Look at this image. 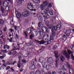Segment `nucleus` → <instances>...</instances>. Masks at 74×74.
<instances>
[{
  "label": "nucleus",
  "instance_id": "f257e3e1",
  "mask_svg": "<svg viewBox=\"0 0 74 74\" xmlns=\"http://www.w3.org/2000/svg\"><path fill=\"white\" fill-rule=\"evenodd\" d=\"M46 25L48 27H49V29H51L52 28H53L51 30L52 31V36H50V41H52L54 40V37L56 36V33L55 31H56L57 30H59V29H60V28L62 27V24H60L57 25V27L56 26H53L52 25V24L51 23H49V22L48 21H46L45 22Z\"/></svg>",
  "mask_w": 74,
  "mask_h": 74
},
{
  "label": "nucleus",
  "instance_id": "f03ea898",
  "mask_svg": "<svg viewBox=\"0 0 74 74\" xmlns=\"http://www.w3.org/2000/svg\"><path fill=\"white\" fill-rule=\"evenodd\" d=\"M15 14L16 15V18L17 19H19V18H21V17L22 16V15L24 17H27V16H28L30 15V12H29L26 11L24 12L21 14V13H19L18 11H16Z\"/></svg>",
  "mask_w": 74,
  "mask_h": 74
},
{
  "label": "nucleus",
  "instance_id": "7ed1b4c3",
  "mask_svg": "<svg viewBox=\"0 0 74 74\" xmlns=\"http://www.w3.org/2000/svg\"><path fill=\"white\" fill-rule=\"evenodd\" d=\"M33 29H34L33 27H32L31 28H28L27 29L26 32H24V34L25 37H27L28 35L27 33L30 34L31 33V35H30V37L31 39H32V38L33 37V36H34V34L32 32V30H33Z\"/></svg>",
  "mask_w": 74,
  "mask_h": 74
},
{
  "label": "nucleus",
  "instance_id": "20e7f679",
  "mask_svg": "<svg viewBox=\"0 0 74 74\" xmlns=\"http://www.w3.org/2000/svg\"><path fill=\"white\" fill-rule=\"evenodd\" d=\"M66 63V66H65L66 69H65V71H67L68 69H70L69 71V74H73V69L71 68V66L70 65V64L68 63H66Z\"/></svg>",
  "mask_w": 74,
  "mask_h": 74
},
{
  "label": "nucleus",
  "instance_id": "39448f33",
  "mask_svg": "<svg viewBox=\"0 0 74 74\" xmlns=\"http://www.w3.org/2000/svg\"><path fill=\"white\" fill-rule=\"evenodd\" d=\"M61 66H63V67L62 68V69H58V73H62L61 74H66L65 72H63L64 71H65V69L66 68V65H65V64L64 63H62L61 65Z\"/></svg>",
  "mask_w": 74,
  "mask_h": 74
},
{
  "label": "nucleus",
  "instance_id": "423d86ee",
  "mask_svg": "<svg viewBox=\"0 0 74 74\" xmlns=\"http://www.w3.org/2000/svg\"><path fill=\"white\" fill-rule=\"evenodd\" d=\"M54 53L56 56V67H58V61H59V59L58 58L59 55H58V52L56 51H55Z\"/></svg>",
  "mask_w": 74,
  "mask_h": 74
},
{
  "label": "nucleus",
  "instance_id": "0eeeda50",
  "mask_svg": "<svg viewBox=\"0 0 74 74\" xmlns=\"http://www.w3.org/2000/svg\"><path fill=\"white\" fill-rule=\"evenodd\" d=\"M62 52L63 54L66 57V59H70V55L68 54L67 51L65 50L62 51Z\"/></svg>",
  "mask_w": 74,
  "mask_h": 74
},
{
  "label": "nucleus",
  "instance_id": "6e6552de",
  "mask_svg": "<svg viewBox=\"0 0 74 74\" xmlns=\"http://www.w3.org/2000/svg\"><path fill=\"white\" fill-rule=\"evenodd\" d=\"M27 8L28 10H30L31 11H33V9H30V8H34V7H33V5L32 3H29L27 5Z\"/></svg>",
  "mask_w": 74,
  "mask_h": 74
},
{
  "label": "nucleus",
  "instance_id": "1a4fd4ad",
  "mask_svg": "<svg viewBox=\"0 0 74 74\" xmlns=\"http://www.w3.org/2000/svg\"><path fill=\"white\" fill-rule=\"evenodd\" d=\"M7 62L8 64L9 65H11V64L14 65V64L16 63V61H15L13 63L12 62V60L10 59H8Z\"/></svg>",
  "mask_w": 74,
  "mask_h": 74
},
{
  "label": "nucleus",
  "instance_id": "9d476101",
  "mask_svg": "<svg viewBox=\"0 0 74 74\" xmlns=\"http://www.w3.org/2000/svg\"><path fill=\"white\" fill-rule=\"evenodd\" d=\"M47 62H48L49 63H52L53 62V59L51 57L49 58H47Z\"/></svg>",
  "mask_w": 74,
  "mask_h": 74
},
{
  "label": "nucleus",
  "instance_id": "9b49d317",
  "mask_svg": "<svg viewBox=\"0 0 74 74\" xmlns=\"http://www.w3.org/2000/svg\"><path fill=\"white\" fill-rule=\"evenodd\" d=\"M49 38V36L47 34H45L43 36L42 38L43 40H48V38Z\"/></svg>",
  "mask_w": 74,
  "mask_h": 74
},
{
  "label": "nucleus",
  "instance_id": "f8f14e48",
  "mask_svg": "<svg viewBox=\"0 0 74 74\" xmlns=\"http://www.w3.org/2000/svg\"><path fill=\"white\" fill-rule=\"evenodd\" d=\"M40 44H43L45 45H47L48 44V41H44V40H42L41 41L40 43Z\"/></svg>",
  "mask_w": 74,
  "mask_h": 74
},
{
  "label": "nucleus",
  "instance_id": "ddd939ff",
  "mask_svg": "<svg viewBox=\"0 0 74 74\" xmlns=\"http://www.w3.org/2000/svg\"><path fill=\"white\" fill-rule=\"evenodd\" d=\"M7 65H10L9 64H8L7 63L6 64H2V65L1 67V69H3V70L4 69L7 67Z\"/></svg>",
  "mask_w": 74,
  "mask_h": 74
},
{
  "label": "nucleus",
  "instance_id": "4468645a",
  "mask_svg": "<svg viewBox=\"0 0 74 74\" xmlns=\"http://www.w3.org/2000/svg\"><path fill=\"white\" fill-rule=\"evenodd\" d=\"M56 17H54L53 18L52 21V23H53V25H56Z\"/></svg>",
  "mask_w": 74,
  "mask_h": 74
},
{
  "label": "nucleus",
  "instance_id": "2eb2a0df",
  "mask_svg": "<svg viewBox=\"0 0 74 74\" xmlns=\"http://www.w3.org/2000/svg\"><path fill=\"white\" fill-rule=\"evenodd\" d=\"M33 32L35 33L36 35H37V34H38L39 33L40 35H41V33H42V32H38V30H37V29H35L34 31H33Z\"/></svg>",
  "mask_w": 74,
  "mask_h": 74
},
{
  "label": "nucleus",
  "instance_id": "dca6fc26",
  "mask_svg": "<svg viewBox=\"0 0 74 74\" xmlns=\"http://www.w3.org/2000/svg\"><path fill=\"white\" fill-rule=\"evenodd\" d=\"M49 9L48 8H47L44 10L43 12L45 14H47L49 11Z\"/></svg>",
  "mask_w": 74,
  "mask_h": 74
},
{
  "label": "nucleus",
  "instance_id": "f3484780",
  "mask_svg": "<svg viewBox=\"0 0 74 74\" xmlns=\"http://www.w3.org/2000/svg\"><path fill=\"white\" fill-rule=\"evenodd\" d=\"M49 14L51 15H53L54 14V12L53 10H50L49 11Z\"/></svg>",
  "mask_w": 74,
  "mask_h": 74
},
{
  "label": "nucleus",
  "instance_id": "a211bd4d",
  "mask_svg": "<svg viewBox=\"0 0 74 74\" xmlns=\"http://www.w3.org/2000/svg\"><path fill=\"white\" fill-rule=\"evenodd\" d=\"M9 30L10 31V32L12 33V37L14 36V35H15V32H14V30L11 28Z\"/></svg>",
  "mask_w": 74,
  "mask_h": 74
},
{
  "label": "nucleus",
  "instance_id": "6ab92c4d",
  "mask_svg": "<svg viewBox=\"0 0 74 74\" xmlns=\"http://www.w3.org/2000/svg\"><path fill=\"white\" fill-rule=\"evenodd\" d=\"M48 1H43L42 3V4L43 5H44L45 6H47L48 5Z\"/></svg>",
  "mask_w": 74,
  "mask_h": 74
},
{
  "label": "nucleus",
  "instance_id": "aec40b11",
  "mask_svg": "<svg viewBox=\"0 0 74 74\" xmlns=\"http://www.w3.org/2000/svg\"><path fill=\"white\" fill-rule=\"evenodd\" d=\"M43 17L45 19H47L50 18V16L47 14H46L44 16H43Z\"/></svg>",
  "mask_w": 74,
  "mask_h": 74
},
{
  "label": "nucleus",
  "instance_id": "412c9836",
  "mask_svg": "<svg viewBox=\"0 0 74 74\" xmlns=\"http://www.w3.org/2000/svg\"><path fill=\"white\" fill-rule=\"evenodd\" d=\"M3 4L4 6L7 7V6H8V2L7 1H4Z\"/></svg>",
  "mask_w": 74,
  "mask_h": 74
},
{
  "label": "nucleus",
  "instance_id": "4be33fe9",
  "mask_svg": "<svg viewBox=\"0 0 74 74\" xmlns=\"http://www.w3.org/2000/svg\"><path fill=\"white\" fill-rule=\"evenodd\" d=\"M40 8L42 10H43L45 8V6L42 4H41L40 5Z\"/></svg>",
  "mask_w": 74,
  "mask_h": 74
},
{
  "label": "nucleus",
  "instance_id": "5701e85b",
  "mask_svg": "<svg viewBox=\"0 0 74 74\" xmlns=\"http://www.w3.org/2000/svg\"><path fill=\"white\" fill-rule=\"evenodd\" d=\"M13 48L14 49H13L12 51H11V52L12 51H14V50H15L16 47V45L15 43H13L12 45Z\"/></svg>",
  "mask_w": 74,
  "mask_h": 74
},
{
  "label": "nucleus",
  "instance_id": "b1692460",
  "mask_svg": "<svg viewBox=\"0 0 74 74\" xmlns=\"http://www.w3.org/2000/svg\"><path fill=\"white\" fill-rule=\"evenodd\" d=\"M8 49L9 48H10V47H9V46H8L7 45H4L3 46V49Z\"/></svg>",
  "mask_w": 74,
  "mask_h": 74
},
{
  "label": "nucleus",
  "instance_id": "393cba45",
  "mask_svg": "<svg viewBox=\"0 0 74 74\" xmlns=\"http://www.w3.org/2000/svg\"><path fill=\"white\" fill-rule=\"evenodd\" d=\"M1 11L2 13H4L5 12V10L3 7H1Z\"/></svg>",
  "mask_w": 74,
  "mask_h": 74
},
{
  "label": "nucleus",
  "instance_id": "a878e982",
  "mask_svg": "<svg viewBox=\"0 0 74 74\" xmlns=\"http://www.w3.org/2000/svg\"><path fill=\"white\" fill-rule=\"evenodd\" d=\"M4 20L2 19H0V24L1 25H3V24H4Z\"/></svg>",
  "mask_w": 74,
  "mask_h": 74
},
{
  "label": "nucleus",
  "instance_id": "bb28decb",
  "mask_svg": "<svg viewBox=\"0 0 74 74\" xmlns=\"http://www.w3.org/2000/svg\"><path fill=\"white\" fill-rule=\"evenodd\" d=\"M33 1L34 3H40V1L39 0H33Z\"/></svg>",
  "mask_w": 74,
  "mask_h": 74
},
{
  "label": "nucleus",
  "instance_id": "cd10ccee",
  "mask_svg": "<svg viewBox=\"0 0 74 74\" xmlns=\"http://www.w3.org/2000/svg\"><path fill=\"white\" fill-rule=\"evenodd\" d=\"M46 68L47 70H49L50 69H51V66L50 65H47L46 66Z\"/></svg>",
  "mask_w": 74,
  "mask_h": 74
},
{
  "label": "nucleus",
  "instance_id": "c85d7f7f",
  "mask_svg": "<svg viewBox=\"0 0 74 74\" xmlns=\"http://www.w3.org/2000/svg\"><path fill=\"white\" fill-rule=\"evenodd\" d=\"M60 59L62 61V62H63L64 60V56H61L60 57Z\"/></svg>",
  "mask_w": 74,
  "mask_h": 74
},
{
  "label": "nucleus",
  "instance_id": "c756f323",
  "mask_svg": "<svg viewBox=\"0 0 74 74\" xmlns=\"http://www.w3.org/2000/svg\"><path fill=\"white\" fill-rule=\"evenodd\" d=\"M31 19V18H30L28 17L26 20L25 21V22H27L28 21H29Z\"/></svg>",
  "mask_w": 74,
  "mask_h": 74
},
{
  "label": "nucleus",
  "instance_id": "7c9ffc66",
  "mask_svg": "<svg viewBox=\"0 0 74 74\" xmlns=\"http://www.w3.org/2000/svg\"><path fill=\"white\" fill-rule=\"evenodd\" d=\"M70 48L73 51H74V46L73 45H71L70 46Z\"/></svg>",
  "mask_w": 74,
  "mask_h": 74
},
{
  "label": "nucleus",
  "instance_id": "2f4dec72",
  "mask_svg": "<svg viewBox=\"0 0 74 74\" xmlns=\"http://www.w3.org/2000/svg\"><path fill=\"white\" fill-rule=\"evenodd\" d=\"M14 28L16 30H18V29H19L20 28L18 27H16V26H14Z\"/></svg>",
  "mask_w": 74,
  "mask_h": 74
},
{
  "label": "nucleus",
  "instance_id": "473e14b6",
  "mask_svg": "<svg viewBox=\"0 0 74 74\" xmlns=\"http://www.w3.org/2000/svg\"><path fill=\"white\" fill-rule=\"evenodd\" d=\"M23 1V0H19V1L18 2V4H21L22 3V2Z\"/></svg>",
  "mask_w": 74,
  "mask_h": 74
},
{
  "label": "nucleus",
  "instance_id": "72a5a7b5",
  "mask_svg": "<svg viewBox=\"0 0 74 74\" xmlns=\"http://www.w3.org/2000/svg\"><path fill=\"white\" fill-rule=\"evenodd\" d=\"M46 29H47V28L45 26L42 27V32H44V30L45 29V30Z\"/></svg>",
  "mask_w": 74,
  "mask_h": 74
},
{
  "label": "nucleus",
  "instance_id": "f704fd0d",
  "mask_svg": "<svg viewBox=\"0 0 74 74\" xmlns=\"http://www.w3.org/2000/svg\"><path fill=\"white\" fill-rule=\"evenodd\" d=\"M52 4H51V3H49V5H48V7L49 8H51V7H52Z\"/></svg>",
  "mask_w": 74,
  "mask_h": 74
},
{
  "label": "nucleus",
  "instance_id": "c9c22d12",
  "mask_svg": "<svg viewBox=\"0 0 74 74\" xmlns=\"http://www.w3.org/2000/svg\"><path fill=\"white\" fill-rule=\"evenodd\" d=\"M8 60H3L2 62L3 63H7V64H8V61H7Z\"/></svg>",
  "mask_w": 74,
  "mask_h": 74
},
{
  "label": "nucleus",
  "instance_id": "e433bc0d",
  "mask_svg": "<svg viewBox=\"0 0 74 74\" xmlns=\"http://www.w3.org/2000/svg\"><path fill=\"white\" fill-rule=\"evenodd\" d=\"M58 48V46H54L53 47V49H56Z\"/></svg>",
  "mask_w": 74,
  "mask_h": 74
},
{
  "label": "nucleus",
  "instance_id": "4c0bfd02",
  "mask_svg": "<svg viewBox=\"0 0 74 74\" xmlns=\"http://www.w3.org/2000/svg\"><path fill=\"white\" fill-rule=\"evenodd\" d=\"M67 51H68V53L69 55H70V54H71V53H73V52H72V51H71L70 50H67Z\"/></svg>",
  "mask_w": 74,
  "mask_h": 74
},
{
  "label": "nucleus",
  "instance_id": "58836bf2",
  "mask_svg": "<svg viewBox=\"0 0 74 74\" xmlns=\"http://www.w3.org/2000/svg\"><path fill=\"white\" fill-rule=\"evenodd\" d=\"M66 36H69L70 35V34L69 33H67V32H69V30H66Z\"/></svg>",
  "mask_w": 74,
  "mask_h": 74
},
{
  "label": "nucleus",
  "instance_id": "ea45409f",
  "mask_svg": "<svg viewBox=\"0 0 74 74\" xmlns=\"http://www.w3.org/2000/svg\"><path fill=\"white\" fill-rule=\"evenodd\" d=\"M18 64H17L18 65V67H19V68H20L21 67V63H19V61L18 62Z\"/></svg>",
  "mask_w": 74,
  "mask_h": 74
},
{
  "label": "nucleus",
  "instance_id": "a19ab883",
  "mask_svg": "<svg viewBox=\"0 0 74 74\" xmlns=\"http://www.w3.org/2000/svg\"><path fill=\"white\" fill-rule=\"evenodd\" d=\"M17 53V52L16 51H14L12 52V55H15Z\"/></svg>",
  "mask_w": 74,
  "mask_h": 74
},
{
  "label": "nucleus",
  "instance_id": "79ce46f5",
  "mask_svg": "<svg viewBox=\"0 0 74 74\" xmlns=\"http://www.w3.org/2000/svg\"><path fill=\"white\" fill-rule=\"evenodd\" d=\"M22 62L23 63H26V61L24 59H23L22 60Z\"/></svg>",
  "mask_w": 74,
  "mask_h": 74
},
{
  "label": "nucleus",
  "instance_id": "37998d69",
  "mask_svg": "<svg viewBox=\"0 0 74 74\" xmlns=\"http://www.w3.org/2000/svg\"><path fill=\"white\" fill-rule=\"evenodd\" d=\"M36 74H40V71H36L35 73Z\"/></svg>",
  "mask_w": 74,
  "mask_h": 74
},
{
  "label": "nucleus",
  "instance_id": "c03bdc74",
  "mask_svg": "<svg viewBox=\"0 0 74 74\" xmlns=\"http://www.w3.org/2000/svg\"><path fill=\"white\" fill-rule=\"evenodd\" d=\"M42 18L41 16H39L38 18V19L39 21H42Z\"/></svg>",
  "mask_w": 74,
  "mask_h": 74
},
{
  "label": "nucleus",
  "instance_id": "a18cd8bd",
  "mask_svg": "<svg viewBox=\"0 0 74 74\" xmlns=\"http://www.w3.org/2000/svg\"><path fill=\"white\" fill-rule=\"evenodd\" d=\"M31 67L33 69H34L36 68V66L35 65H33Z\"/></svg>",
  "mask_w": 74,
  "mask_h": 74
},
{
  "label": "nucleus",
  "instance_id": "49530a36",
  "mask_svg": "<svg viewBox=\"0 0 74 74\" xmlns=\"http://www.w3.org/2000/svg\"><path fill=\"white\" fill-rule=\"evenodd\" d=\"M7 51V50L5 49V50H2L1 51V52H3V53H4V52H6Z\"/></svg>",
  "mask_w": 74,
  "mask_h": 74
},
{
  "label": "nucleus",
  "instance_id": "de8ad7c7",
  "mask_svg": "<svg viewBox=\"0 0 74 74\" xmlns=\"http://www.w3.org/2000/svg\"><path fill=\"white\" fill-rule=\"evenodd\" d=\"M7 8H8V10H10V6H7L5 8V9L6 10Z\"/></svg>",
  "mask_w": 74,
  "mask_h": 74
},
{
  "label": "nucleus",
  "instance_id": "09e8293b",
  "mask_svg": "<svg viewBox=\"0 0 74 74\" xmlns=\"http://www.w3.org/2000/svg\"><path fill=\"white\" fill-rule=\"evenodd\" d=\"M10 69V66H8L6 68V70H8Z\"/></svg>",
  "mask_w": 74,
  "mask_h": 74
},
{
  "label": "nucleus",
  "instance_id": "8fccbe9b",
  "mask_svg": "<svg viewBox=\"0 0 74 74\" xmlns=\"http://www.w3.org/2000/svg\"><path fill=\"white\" fill-rule=\"evenodd\" d=\"M51 40H50L49 41L47 42V43H48V44H49L51 43Z\"/></svg>",
  "mask_w": 74,
  "mask_h": 74
},
{
  "label": "nucleus",
  "instance_id": "3c124183",
  "mask_svg": "<svg viewBox=\"0 0 74 74\" xmlns=\"http://www.w3.org/2000/svg\"><path fill=\"white\" fill-rule=\"evenodd\" d=\"M3 58H4V57H3V56H0V59H2Z\"/></svg>",
  "mask_w": 74,
  "mask_h": 74
},
{
  "label": "nucleus",
  "instance_id": "603ef678",
  "mask_svg": "<svg viewBox=\"0 0 74 74\" xmlns=\"http://www.w3.org/2000/svg\"><path fill=\"white\" fill-rule=\"evenodd\" d=\"M8 54L9 55H12V53L11 52V51L10 52L8 53Z\"/></svg>",
  "mask_w": 74,
  "mask_h": 74
},
{
  "label": "nucleus",
  "instance_id": "864d4df0",
  "mask_svg": "<svg viewBox=\"0 0 74 74\" xmlns=\"http://www.w3.org/2000/svg\"><path fill=\"white\" fill-rule=\"evenodd\" d=\"M37 67H40V66H41V65H40V64H38L37 65Z\"/></svg>",
  "mask_w": 74,
  "mask_h": 74
},
{
  "label": "nucleus",
  "instance_id": "5fc2aeb1",
  "mask_svg": "<svg viewBox=\"0 0 74 74\" xmlns=\"http://www.w3.org/2000/svg\"><path fill=\"white\" fill-rule=\"evenodd\" d=\"M2 34V32L1 31H0V36H1Z\"/></svg>",
  "mask_w": 74,
  "mask_h": 74
},
{
  "label": "nucleus",
  "instance_id": "6e6d98bb",
  "mask_svg": "<svg viewBox=\"0 0 74 74\" xmlns=\"http://www.w3.org/2000/svg\"><path fill=\"white\" fill-rule=\"evenodd\" d=\"M6 30H7V27H5L4 28V31H6Z\"/></svg>",
  "mask_w": 74,
  "mask_h": 74
},
{
  "label": "nucleus",
  "instance_id": "4d7b16f0",
  "mask_svg": "<svg viewBox=\"0 0 74 74\" xmlns=\"http://www.w3.org/2000/svg\"><path fill=\"white\" fill-rule=\"evenodd\" d=\"M11 70H12V71L13 72H14V70L13 69V68H11Z\"/></svg>",
  "mask_w": 74,
  "mask_h": 74
},
{
  "label": "nucleus",
  "instance_id": "13d9d810",
  "mask_svg": "<svg viewBox=\"0 0 74 74\" xmlns=\"http://www.w3.org/2000/svg\"><path fill=\"white\" fill-rule=\"evenodd\" d=\"M71 56L72 57V58H73V59H74V56H73V54L71 55Z\"/></svg>",
  "mask_w": 74,
  "mask_h": 74
},
{
  "label": "nucleus",
  "instance_id": "bf43d9fd",
  "mask_svg": "<svg viewBox=\"0 0 74 74\" xmlns=\"http://www.w3.org/2000/svg\"><path fill=\"white\" fill-rule=\"evenodd\" d=\"M3 56V57H4V58L6 56V55H5V54H4Z\"/></svg>",
  "mask_w": 74,
  "mask_h": 74
},
{
  "label": "nucleus",
  "instance_id": "052dcab7",
  "mask_svg": "<svg viewBox=\"0 0 74 74\" xmlns=\"http://www.w3.org/2000/svg\"><path fill=\"white\" fill-rule=\"evenodd\" d=\"M20 72H22V71H23V69H21L20 71Z\"/></svg>",
  "mask_w": 74,
  "mask_h": 74
},
{
  "label": "nucleus",
  "instance_id": "680f3d73",
  "mask_svg": "<svg viewBox=\"0 0 74 74\" xmlns=\"http://www.w3.org/2000/svg\"><path fill=\"white\" fill-rule=\"evenodd\" d=\"M52 74H56V72H55L53 71L52 72Z\"/></svg>",
  "mask_w": 74,
  "mask_h": 74
},
{
  "label": "nucleus",
  "instance_id": "e2e57ef3",
  "mask_svg": "<svg viewBox=\"0 0 74 74\" xmlns=\"http://www.w3.org/2000/svg\"><path fill=\"white\" fill-rule=\"evenodd\" d=\"M21 58V56H19L18 59H19V61H20V59Z\"/></svg>",
  "mask_w": 74,
  "mask_h": 74
},
{
  "label": "nucleus",
  "instance_id": "0e129e2a",
  "mask_svg": "<svg viewBox=\"0 0 74 74\" xmlns=\"http://www.w3.org/2000/svg\"><path fill=\"white\" fill-rule=\"evenodd\" d=\"M9 41H10V42H12V40H11L10 39Z\"/></svg>",
  "mask_w": 74,
  "mask_h": 74
},
{
  "label": "nucleus",
  "instance_id": "69168bd1",
  "mask_svg": "<svg viewBox=\"0 0 74 74\" xmlns=\"http://www.w3.org/2000/svg\"><path fill=\"white\" fill-rule=\"evenodd\" d=\"M45 30H46V33H48V29H47L46 28V29Z\"/></svg>",
  "mask_w": 74,
  "mask_h": 74
},
{
  "label": "nucleus",
  "instance_id": "338daca9",
  "mask_svg": "<svg viewBox=\"0 0 74 74\" xmlns=\"http://www.w3.org/2000/svg\"><path fill=\"white\" fill-rule=\"evenodd\" d=\"M11 36H12V34H10L9 35L10 37H11Z\"/></svg>",
  "mask_w": 74,
  "mask_h": 74
},
{
  "label": "nucleus",
  "instance_id": "774afa93",
  "mask_svg": "<svg viewBox=\"0 0 74 74\" xmlns=\"http://www.w3.org/2000/svg\"><path fill=\"white\" fill-rule=\"evenodd\" d=\"M63 38H66V35H64L63 36Z\"/></svg>",
  "mask_w": 74,
  "mask_h": 74
}]
</instances>
